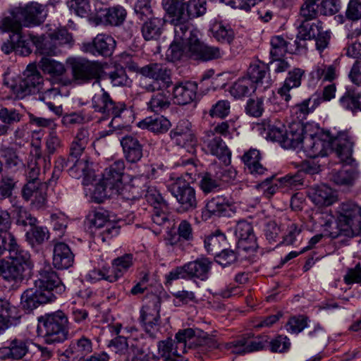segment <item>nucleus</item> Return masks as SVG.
Returning a JSON list of instances; mask_svg holds the SVG:
<instances>
[{"label": "nucleus", "instance_id": "nucleus-1", "mask_svg": "<svg viewBox=\"0 0 361 361\" xmlns=\"http://www.w3.org/2000/svg\"><path fill=\"white\" fill-rule=\"evenodd\" d=\"M335 221L339 234L353 237L361 231V206L348 200L338 204L334 209Z\"/></svg>", "mask_w": 361, "mask_h": 361}, {"label": "nucleus", "instance_id": "nucleus-2", "mask_svg": "<svg viewBox=\"0 0 361 361\" xmlns=\"http://www.w3.org/2000/svg\"><path fill=\"white\" fill-rule=\"evenodd\" d=\"M48 12L47 4L37 1L9 8L16 32H21L23 27L30 28L41 25L46 20Z\"/></svg>", "mask_w": 361, "mask_h": 361}, {"label": "nucleus", "instance_id": "nucleus-3", "mask_svg": "<svg viewBox=\"0 0 361 361\" xmlns=\"http://www.w3.org/2000/svg\"><path fill=\"white\" fill-rule=\"evenodd\" d=\"M38 322L47 344L60 343L68 339L69 321L68 316L63 311L58 310L45 314L39 317Z\"/></svg>", "mask_w": 361, "mask_h": 361}, {"label": "nucleus", "instance_id": "nucleus-4", "mask_svg": "<svg viewBox=\"0 0 361 361\" xmlns=\"http://www.w3.org/2000/svg\"><path fill=\"white\" fill-rule=\"evenodd\" d=\"M30 38L42 55L56 56L61 53L60 47L68 45L70 47L73 43L72 34L66 29L55 30L40 36L30 35Z\"/></svg>", "mask_w": 361, "mask_h": 361}, {"label": "nucleus", "instance_id": "nucleus-5", "mask_svg": "<svg viewBox=\"0 0 361 361\" xmlns=\"http://www.w3.org/2000/svg\"><path fill=\"white\" fill-rule=\"evenodd\" d=\"M109 346L113 347L116 353L125 355V361H149V348L142 336L133 338L129 345L125 336H118L110 341Z\"/></svg>", "mask_w": 361, "mask_h": 361}, {"label": "nucleus", "instance_id": "nucleus-6", "mask_svg": "<svg viewBox=\"0 0 361 361\" xmlns=\"http://www.w3.org/2000/svg\"><path fill=\"white\" fill-rule=\"evenodd\" d=\"M92 106L95 111L101 113L105 116L113 117L109 124L112 128H115L114 123L116 119L121 118L123 114L130 113L124 102H115L104 88H102L99 92L93 96Z\"/></svg>", "mask_w": 361, "mask_h": 361}, {"label": "nucleus", "instance_id": "nucleus-7", "mask_svg": "<svg viewBox=\"0 0 361 361\" xmlns=\"http://www.w3.org/2000/svg\"><path fill=\"white\" fill-rule=\"evenodd\" d=\"M167 187L169 191L178 202L180 211L187 212L197 207L196 191L185 179L178 178Z\"/></svg>", "mask_w": 361, "mask_h": 361}, {"label": "nucleus", "instance_id": "nucleus-8", "mask_svg": "<svg viewBox=\"0 0 361 361\" xmlns=\"http://www.w3.org/2000/svg\"><path fill=\"white\" fill-rule=\"evenodd\" d=\"M140 73L154 80L145 87L148 92H155L157 89H168L173 83L171 71L164 63H151L140 68Z\"/></svg>", "mask_w": 361, "mask_h": 361}, {"label": "nucleus", "instance_id": "nucleus-9", "mask_svg": "<svg viewBox=\"0 0 361 361\" xmlns=\"http://www.w3.org/2000/svg\"><path fill=\"white\" fill-rule=\"evenodd\" d=\"M71 64L73 79L80 83L88 82L92 80H98L103 73V66L99 61L74 59Z\"/></svg>", "mask_w": 361, "mask_h": 361}, {"label": "nucleus", "instance_id": "nucleus-10", "mask_svg": "<svg viewBox=\"0 0 361 361\" xmlns=\"http://www.w3.org/2000/svg\"><path fill=\"white\" fill-rule=\"evenodd\" d=\"M160 308L161 298L157 295H151L140 310V321L145 331L151 336L159 330Z\"/></svg>", "mask_w": 361, "mask_h": 361}, {"label": "nucleus", "instance_id": "nucleus-11", "mask_svg": "<svg viewBox=\"0 0 361 361\" xmlns=\"http://www.w3.org/2000/svg\"><path fill=\"white\" fill-rule=\"evenodd\" d=\"M329 140L330 148H333L340 161L346 164L351 165L355 161L353 158L354 139L348 131H340L335 137L329 133L324 135Z\"/></svg>", "mask_w": 361, "mask_h": 361}, {"label": "nucleus", "instance_id": "nucleus-12", "mask_svg": "<svg viewBox=\"0 0 361 361\" xmlns=\"http://www.w3.org/2000/svg\"><path fill=\"white\" fill-rule=\"evenodd\" d=\"M35 286L39 290H42V292L52 293L54 300L56 295L63 293L66 289L57 273L49 264H45L39 271L38 279L35 281Z\"/></svg>", "mask_w": 361, "mask_h": 361}, {"label": "nucleus", "instance_id": "nucleus-13", "mask_svg": "<svg viewBox=\"0 0 361 361\" xmlns=\"http://www.w3.org/2000/svg\"><path fill=\"white\" fill-rule=\"evenodd\" d=\"M202 149L207 154L216 157L226 166L231 164V152L221 136L212 131H204L201 137Z\"/></svg>", "mask_w": 361, "mask_h": 361}, {"label": "nucleus", "instance_id": "nucleus-14", "mask_svg": "<svg viewBox=\"0 0 361 361\" xmlns=\"http://www.w3.org/2000/svg\"><path fill=\"white\" fill-rule=\"evenodd\" d=\"M269 343V336L260 335L257 337L243 336L237 340L224 344L226 350L234 354H245L264 349Z\"/></svg>", "mask_w": 361, "mask_h": 361}, {"label": "nucleus", "instance_id": "nucleus-15", "mask_svg": "<svg viewBox=\"0 0 361 361\" xmlns=\"http://www.w3.org/2000/svg\"><path fill=\"white\" fill-rule=\"evenodd\" d=\"M32 341L24 337H15L7 341V345L0 348V359L22 360L30 352Z\"/></svg>", "mask_w": 361, "mask_h": 361}, {"label": "nucleus", "instance_id": "nucleus-16", "mask_svg": "<svg viewBox=\"0 0 361 361\" xmlns=\"http://www.w3.org/2000/svg\"><path fill=\"white\" fill-rule=\"evenodd\" d=\"M116 47L114 39L106 34H98L92 42H83L81 49L92 55L110 56Z\"/></svg>", "mask_w": 361, "mask_h": 361}, {"label": "nucleus", "instance_id": "nucleus-17", "mask_svg": "<svg viewBox=\"0 0 361 361\" xmlns=\"http://www.w3.org/2000/svg\"><path fill=\"white\" fill-rule=\"evenodd\" d=\"M25 78L21 80L23 98L35 94L44 90V80L35 65L29 64L25 71Z\"/></svg>", "mask_w": 361, "mask_h": 361}, {"label": "nucleus", "instance_id": "nucleus-18", "mask_svg": "<svg viewBox=\"0 0 361 361\" xmlns=\"http://www.w3.org/2000/svg\"><path fill=\"white\" fill-rule=\"evenodd\" d=\"M324 135L305 136L302 148L307 157L314 159L327 155L330 142Z\"/></svg>", "mask_w": 361, "mask_h": 361}, {"label": "nucleus", "instance_id": "nucleus-19", "mask_svg": "<svg viewBox=\"0 0 361 361\" xmlns=\"http://www.w3.org/2000/svg\"><path fill=\"white\" fill-rule=\"evenodd\" d=\"M197 84L184 81L175 84L172 90V100L175 104L184 106L192 103L197 97Z\"/></svg>", "mask_w": 361, "mask_h": 361}, {"label": "nucleus", "instance_id": "nucleus-20", "mask_svg": "<svg viewBox=\"0 0 361 361\" xmlns=\"http://www.w3.org/2000/svg\"><path fill=\"white\" fill-rule=\"evenodd\" d=\"M47 186L41 181H29L23 188L22 195L26 201L31 200L37 209L43 208L47 203Z\"/></svg>", "mask_w": 361, "mask_h": 361}, {"label": "nucleus", "instance_id": "nucleus-21", "mask_svg": "<svg viewBox=\"0 0 361 361\" xmlns=\"http://www.w3.org/2000/svg\"><path fill=\"white\" fill-rule=\"evenodd\" d=\"M235 234L238 239V247L246 252H254L257 247L256 236L253 232V228L251 224L246 221H240L238 222Z\"/></svg>", "mask_w": 361, "mask_h": 361}, {"label": "nucleus", "instance_id": "nucleus-22", "mask_svg": "<svg viewBox=\"0 0 361 361\" xmlns=\"http://www.w3.org/2000/svg\"><path fill=\"white\" fill-rule=\"evenodd\" d=\"M171 140L181 147H192L197 139L191 129V124L186 120L180 121L175 128L170 132Z\"/></svg>", "mask_w": 361, "mask_h": 361}, {"label": "nucleus", "instance_id": "nucleus-23", "mask_svg": "<svg viewBox=\"0 0 361 361\" xmlns=\"http://www.w3.org/2000/svg\"><path fill=\"white\" fill-rule=\"evenodd\" d=\"M93 351V342L86 336H81L78 338L71 341L68 348L63 353L68 359L81 360Z\"/></svg>", "mask_w": 361, "mask_h": 361}, {"label": "nucleus", "instance_id": "nucleus-24", "mask_svg": "<svg viewBox=\"0 0 361 361\" xmlns=\"http://www.w3.org/2000/svg\"><path fill=\"white\" fill-rule=\"evenodd\" d=\"M12 32L8 39L4 40L1 46V51L6 54L15 52L17 54L25 56L32 52L30 43L22 36L21 32L9 31Z\"/></svg>", "mask_w": 361, "mask_h": 361}, {"label": "nucleus", "instance_id": "nucleus-25", "mask_svg": "<svg viewBox=\"0 0 361 361\" xmlns=\"http://www.w3.org/2000/svg\"><path fill=\"white\" fill-rule=\"evenodd\" d=\"M305 76V71L300 68H293L288 71L283 82L277 90L281 98L286 103L292 98L290 90L300 87Z\"/></svg>", "mask_w": 361, "mask_h": 361}, {"label": "nucleus", "instance_id": "nucleus-26", "mask_svg": "<svg viewBox=\"0 0 361 361\" xmlns=\"http://www.w3.org/2000/svg\"><path fill=\"white\" fill-rule=\"evenodd\" d=\"M230 204L222 196H216L207 201L202 210V219L207 221L212 218L226 216L229 214Z\"/></svg>", "mask_w": 361, "mask_h": 361}, {"label": "nucleus", "instance_id": "nucleus-27", "mask_svg": "<svg viewBox=\"0 0 361 361\" xmlns=\"http://www.w3.org/2000/svg\"><path fill=\"white\" fill-rule=\"evenodd\" d=\"M269 72V65L259 62L250 66L247 78L251 80L255 89L258 87L266 89L270 87L273 82Z\"/></svg>", "mask_w": 361, "mask_h": 361}, {"label": "nucleus", "instance_id": "nucleus-28", "mask_svg": "<svg viewBox=\"0 0 361 361\" xmlns=\"http://www.w3.org/2000/svg\"><path fill=\"white\" fill-rule=\"evenodd\" d=\"M53 294L49 292H42L38 288L27 289L21 296V305L27 310H32L39 305L46 304L54 301Z\"/></svg>", "mask_w": 361, "mask_h": 361}, {"label": "nucleus", "instance_id": "nucleus-29", "mask_svg": "<svg viewBox=\"0 0 361 361\" xmlns=\"http://www.w3.org/2000/svg\"><path fill=\"white\" fill-rule=\"evenodd\" d=\"M174 32L176 41L180 42L185 49L189 50L193 44L197 42V31L192 29V25L187 19L175 20Z\"/></svg>", "mask_w": 361, "mask_h": 361}, {"label": "nucleus", "instance_id": "nucleus-30", "mask_svg": "<svg viewBox=\"0 0 361 361\" xmlns=\"http://www.w3.org/2000/svg\"><path fill=\"white\" fill-rule=\"evenodd\" d=\"M74 262V255L70 247L62 242L56 243L53 249L52 263L58 269H66Z\"/></svg>", "mask_w": 361, "mask_h": 361}, {"label": "nucleus", "instance_id": "nucleus-31", "mask_svg": "<svg viewBox=\"0 0 361 361\" xmlns=\"http://www.w3.org/2000/svg\"><path fill=\"white\" fill-rule=\"evenodd\" d=\"M124 157L130 163L138 162L143 156V146L140 140L133 135H126L121 140Z\"/></svg>", "mask_w": 361, "mask_h": 361}, {"label": "nucleus", "instance_id": "nucleus-32", "mask_svg": "<svg viewBox=\"0 0 361 361\" xmlns=\"http://www.w3.org/2000/svg\"><path fill=\"white\" fill-rule=\"evenodd\" d=\"M188 51L190 58L204 61L219 59L224 54V52L219 48L204 44L199 39Z\"/></svg>", "mask_w": 361, "mask_h": 361}, {"label": "nucleus", "instance_id": "nucleus-33", "mask_svg": "<svg viewBox=\"0 0 361 361\" xmlns=\"http://www.w3.org/2000/svg\"><path fill=\"white\" fill-rule=\"evenodd\" d=\"M324 27L323 23L320 20L316 22L301 21L298 27V34L296 39L294 41L297 48L302 47L301 42H305L306 40L312 39L318 35V32Z\"/></svg>", "mask_w": 361, "mask_h": 361}, {"label": "nucleus", "instance_id": "nucleus-34", "mask_svg": "<svg viewBox=\"0 0 361 361\" xmlns=\"http://www.w3.org/2000/svg\"><path fill=\"white\" fill-rule=\"evenodd\" d=\"M137 126L142 130H147L155 134H164L169 130L171 123L164 116L154 115L146 117L138 122Z\"/></svg>", "mask_w": 361, "mask_h": 361}, {"label": "nucleus", "instance_id": "nucleus-35", "mask_svg": "<svg viewBox=\"0 0 361 361\" xmlns=\"http://www.w3.org/2000/svg\"><path fill=\"white\" fill-rule=\"evenodd\" d=\"M91 141V134L86 128H80L78 130L69 147V156L71 158H80Z\"/></svg>", "mask_w": 361, "mask_h": 361}, {"label": "nucleus", "instance_id": "nucleus-36", "mask_svg": "<svg viewBox=\"0 0 361 361\" xmlns=\"http://www.w3.org/2000/svg\"><path fill=\"white\" fill-rule=\"evenodd\" d=\"M305 137L302 123L300 121L292 122L288 126V130H286V140L283 141V148H302Z\"/></svg>", "mask_w": 361, "mask_h": 361}, {"label": "nucleus", "instance_id": "nucleus-37", "mask_svg": "<svg viewBox=\"0 0 361 361\" xmlns=\"http://www.w3.org/2000/svg\"><path fill=\"white\" fill-rule=\"evenodd\" d=\"M125 163L118 159L106 168L103 173V178L108 185L114 187L120 191L122 186V177L124 173Z\"/></svg>", "mask_w": 361, "mask_h": 361}, {"label": "nucleus", "instance_id": "nucleus-38", "mask_svg": "<svg viewBox=\"0 0 361 361\" xmlns=\"http://www.w3.org/2000/svg\"><path fill=\"white\" fill-rule=\"evenodd\" d=\"M73 163L68 169L69 175L76 179L82 178L84 179L83 184L87 185L93 176L94 172L91 169L90 163L87 158H71Z\"/></svg>", "mask_w": 361, "mask_h": 361}, {"label": "nucleus", "instance_id": "nucleus-39", "mask_svg": "<svg viewBox=\"0 0 361 361\" xmlns=\"http://www.w3.org/2000/svg\"><path fill=\"white\" fill-rule=\"evenodd\" d=\"M212 262L207 258H198L185 264L188 279L205 281L209 277Z\"/></svg>", "mask_w": 361, "mask_h": 361}, {"label": "nucleus", "instance_id": "nucleus-40", "mask_svg": "<svg viewBox=\"0 0 361 361\" xmlns=\"http://www.w3.org/2000/svg\"><path fill=\"white\" fill-rule=\"evenodd\" d=\"M180 347L176 341L168 338L158 343V352L164 361H187L179 352Z\"/></svg>", "mask_w": 361, "mask_h": 361}, {"label": "nucleus", "instance_id": "nucleus-41", "mask_svg": "<svg viewBox=\"0 0 361 361\" xmlns=\"http://www.w3.org/2000/svg\"><path fill=\"white\" fill-rule=\"evenodd\" d=\"M310 197L316 205L320 207L332 204L336 198L331 188L324 184L314 187Z\"/></svg>", "mask_w": 361, "mask_h": 361}, {"label": "nucleus", "instance_id": "nucleus-42", "mask_svg": "<svg viewBox=\"0 0 361 361\" xmlns=\"http://www.w3.org/2000/svg\"><path fill=\"white\" fill-rule=\"evenodd\" d=\"M340 105L353 113L361 111V92L354 87H349L339 99Z\"/></svg>", "mask_w": 361, "mask_h": 361}, {"label": "nucleus", "instance_id": "nucleus-43", "mask_svg": "<svg viewBox=\"0 0 361 361\" xmlns=\"http://www.w3.org/2000/svg\"><path fill=\"white\" fill-rule=\"evenodd\" d=\"M260 153L257 149H250L242 157L245 169L254 176L262 175L267 171L260 163Z\"/></svg>", "mask_w": 361, "mask_h": 361}, {"label": "nucleus", "instance_id": "nucleus-44", "mask_svg": "<svg viewBox=\"0 0 361 361\" xmlns=\"http://www.w3.org/2000/svg\"><path fill=\"white\" fill-rule=\"evenodd\" d=\"M44 55L38 62L39 68L47 75L52 78L62 76L66 73L63 63Z\"/></svg>", "mask_w": 361, "mask_h": 361}, {"label": "nucleus", "instance_id": "nucleus-45", "mask_svg": "<svg viewBox=\"0 0 361 361\" xmlns=\"http://www.w3.org/2000/svg\"><path fill=\"white\" fill-rule=\"evenodd\" d=\"M227 244L226 237L219 230L205 236L204 248L209 254L216 255Z\"/></svg>", "mask_w": 361, "mask_h": 361}, {"label": "nucleus", "instance_id": "nucleus-46", "mask_svg": "<svg viewBox=\"0 0 361 361\" xmlns=\"http://www.w3.org/2000/svg\"><path fill=\"white\" fill-rule=\"evenodd\" d=\"M164 20L161 18H153L144 23L141 31L147 41L157 39L162 32Z\"/></svg>", "mask_w": 361, "mask_h": 361}, {"label": "nucleus", "instance_id": "nucleus-47", "mask_svg": "<svg viewBox=\"0 0 361 361\" xmlns=\"http://www.w3.org/2000/svg\"><path fill=\"white\" fill-rule=\"evenodd\" d=\"M149 102L148 109L152 111L158 113L169 108L171 102L167 89H157Z\"/></svg>", "mask_w": 361, "mask_h": 361}, {"label": "nucleus", "instance_id": "nucleus-48", "mask_svg": "<svg viewBox=\"0 0 361 361\" xmlns=\"http://www.w3.org/2000/svg\"><path fill=\"white\" fill-rule=\"evenodd\" d=\"M8 259L13 264H18L24 269L30 268L32 267L29 252L20 247L17 243L16 240L12 247H10Z\"/></svg>", "mask_w": 361, "mask_h": 361}, {"label": "nucleus", "instance_id": "nucleus-49", "mask_svg": "<svg viewBox=\"0 0 361 361\" xmlns=\"http://www.w3.org/2000/svg\"><path fill=\"white\" fill-rule=\"evenodd\" d=\"M357 178L358 171L352 166L343 167L331 175V180L338 185H352Z\"/></svg>", "mask_w": 361, "mask_h": 361}, {"label": "nucleus", "instance_id": "nucleus-50", "mask_svg": "<svg viewBox=\"0 0 361 361\" xmlns=\"http://www.w3.org/2000/svg\"><path fill=\"white\" fill-rule=\"evenodd\" d=\"M22 78L8 69L3 74L2 83L4 87L18 99H23L21 85Z\"/></svg>", "mask_w": 361, "mask_h": 361}, {"label": "nucleus", "instance_id": "nucleus-51", "mask_svg": "<svg viewBox=\"0 0 361 361\" xmlns=\"http://www.w3.org/2000/svg\"><path fill=\"white\" fill-rule=\"evenodd\" d=\"M161 4L173 22L185 19V0H162Z\"/></svg>", "mask_w": 361, "mask_h": 361}, {"label": "nucleus", "instance_id": "nucleus-52", "mask_svg": "<svg viewBox=\"0 0 361 361\" xmlns=\"http://www.w3.org/2000/svg\"><path fill=\"white\" fill-rule=\"evenodd\" d=\"M126 10L121 6L117 5L106 9L103 21L106 25L119 26L126 20Z\"/></svg>", "mask_w": 361, "mask_h": 361}, {"label": "nucleus", "instance_id": "nucleus-53", "mask_svg": "<svg viewBox=\"0 0 361 361\" xmlns=\"http://www.w3.org/2000/svg\"><path fill=\"white\" fill-rule=\"evenodd\" d=\"M25 269L18 264H13L11 261L2 262L0 271L3 278L8 281H18L23 278Z\"/></svg>", "mask_w": 361, "mask_h": 361}, {"label": "nucleus", "instance_id": "nucleus-54", "mask_svg": "<svg viewBox=\"0 0 361 361\" xmlns=\"http://www.w3.org/2000/svg\"><path fill=\"white\" fill-rule=\"evenodd\" d=\"M256 90L251 80L243 77L235 81L230 88L231 94L235 99L248 97Z\"/></svg>", "mask_w": 361, "mask_h": 361}, {"label": "nucleus", "instance_id": "nucleus-55", "mask_svg": "<svg viewBox=\"0 0 361 361\" xmlns=\"http://www.w3.org/2000/svg\"><path fill=\"white\" fill-rule=\"evenodd\" d=\"M214 37L222 44H230L235 38V32L228 25L215 23L212 27Z\"/></svg>", "mask_w": 361, "mask_h": 361}, {"label": "nucleus", "instance_id": "nucleus-56", "mask_svg": "<svg viewBox=\"0 0 361 361\" xmlns=\"http://www.w3.org/2000/svg\"><path fill=\"white\" fill-rule=\"evenodd\" d=\"M289 44L290 42L286 40L283 36H273L270 40V59L281 58L287 53L290 52L288 48Z\"/></svg>", "mask_w": 361, "mask_h": 361}, {"label": "nucleus", "instance_id": "nucleus-57", "mask_svg": "<svg viewBox=\"0 0 361 361\" xmlns=\"http://www.w3.org/2000/svg\"><path fill=\"white\" fill-rule=\"evenodd\" d=\"M281 188L284 190H298L304 183V172L298 171L295 174H288L277 179Z\"/></svg>", "mask_w": 361, "mask_h": 361}, {"label": "nucleus", "instance_id": "nucleus-58", "mask_svg": "<svg viewBox=\"0 0 361 361\" xmlns=\"http://www.w3.org/2000/svg\"><path fill=\"white\" fill-rule=\"evenodd\" d=\"M134 262L133 255L128 253L114 259L111 265L116 269V275L121 278L133 267Z\"/></svg>", "mask_w": 361, "mask_h": 361}, {"label": "nucleus", "instance_id": "nucleus-59", "mask_svg": "<svg viewBox=\"0 0 361 361\" xmlns=\"http://www.w3.org/2000/svg\"><path fill=\"white\" fill-rule=\"evenodd\" d=\"M118 190L114 187L108 185L105 182V180L102 178L101 181L95 186L92 193V197L96 202L100 203L106 198L110 197L114 195H118Z\"/></svg>", "mask_w": 361, "mask_h": 361}, {"label": "nucleus", "instance_id": "nucleus-60", "mask_svg": "<svg viewBox=\"0 0 361 361\" xmlns=\"http://www.w3.org/2000/svg\"><path fill=\"white\" fill-rule=\"evenodd\" d=\"M267 130V138L279 142L283 147V141L286 140V129L285 126L280 121L273 124H269Z\"/></svg>", "mask_w": 361, "mask_h": 361}, {"label": "nucleus", "instance_id": "nucleus-61", "mask_svg": "<svg viewBox=\"0 0 361 361\" xmlns=\"http://www.w3.org/2000/svg\"><path fill=\"white\" fill-rule=\"evenodd\" d=\"M1 157L4 159L6 166L9 169L18 168L24 165L22 159L18 156L16 149L4 147L0 149Z\"/></svg>", "mask_w": 361, "mask_h": 361}, {"label": "nucleus", "instance_id": "nucleus-62", "mask_svg": "<svg viewBox=\"0 0 361 361\" xmlns=\"http://www.w3.org/2000/svg\"><path fill=\"white\" fill-rule=\"evenodd\" d=\"M206 0H189L185 3V19L203 16L207 11Z\"/></svg>", "mask_w": 361, "mask_h": 361}, {"label": "nucleus", "instance_id": "nucleus-63", "mask_svg": "<svg viewBox=\"0 0 361 361\" xmlns=\"http://www.w3.org/2000/svg\"><path fill=\"white\" fill-rule=\"evenodd\" d=\"M13 214L16 216V224L22 226L36 225L37 219L32 216L31 214L23 207L13 205Z\"/></svg>", "mask_w": 361, "mask_h": 361}, {"label": "nucleus", "instance_id": "nucleus-64", "mask_svg": "<svg viewBox=\"0 0 361 361\" xmlns=\"http://www.w3.org/2000/svg\"><path fill=\"white\" fill-rule=\"evenodd\" d=\"M319 0H306L301 6L300 16L302 18V21H311L317 18L319 13Z\"/></svg>", "mask_w": 361, "mask_h": 361}]
</instances>
